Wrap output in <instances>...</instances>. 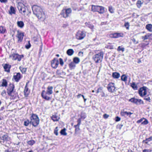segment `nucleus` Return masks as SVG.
Masks as SVG:
<instances>
[{"instance_id":"30","label":"nucleus","mask_w":152,"mask_h":152,"mask_svg":"<svg viewBox=\"0 0 152 152\" xmlns=\"http://www.w3.org/2000/svg\"><path fill=\"white\" fill-rule=\"evenodd\" d=\"M6 31L5 28L3 26H0V33L4 34Z\"/></svg>"},{"instance_id":"18","label":"nucleus","mask_w":152,"mask_h":152,"mask_svg":"<svg viewBox=\"0 0 152 152\" xmlns=\"http://www.w3.org/2000/svg\"><path fill=\"white\" fill-rule=\"evenodd\" d=\"M124 34L122 33H115L111 34V37L114 38H118L121 37H123Z\"/></svg>"},{"instance_id":"32","label":"nucleus","mask_w":152,"mask_h":152,"mask_svg":"<svg viewBox=\"0 0 152 152\" xmlns=\"http://www.w3.org/2000/svg\"><path fill=\"white\" fill-rule=\"evenodd\" d=\"M80 61L79 58L77 57H75L73 59V62H74L75 64H78Z\"/></svg>"},{"instance_id":"45","label":"nucleus","mask_w":152,"mask_h":152,"mask_svg":"<svg viewBox=\"0 0 152 152\" xmlns=\"http://www.w3.org/2000/svg\"><path fill=\"white\" fill-rule=\"evenodd\" d=\"M109 11L111 13H113L114 12L113 8L111 6H110L109 7Z\"/></svg>"},{"instance_id":"25","label":"nucleus","mask_w":152,"mask_h":152,"mask_svg":"<svg viewBox=\"0 0 152 152\" xmlns=\"http://www.w3.org/2000/svg\"><path fill=\"white\" fill-rule=\"evenodd\" d=\"M112 76L115 78L118 79L120 77V74L119 73L114 72L112 73Z\"/></svg>"},{"instance_id":"28","label":"nucleus","mask_w":152,"mask_h":152,"mask_svg":"<svg viewBox=\"0 0 152 152\" xmlns=\"http://www.w3.org/2000/svg\"><path fill=\"white\" fill-rule=\"evenodd\" d=\"M135 104L137 105L140 104H143V102L141 99H136Z\"/></svg>"},{"instance_id":"62","label":"nucleus","mask_w":152,"mask_h":152,"mask_svg":"<svg viewBox=\"0 0 152 152\" xmlns=\"http://www.w3.org/2000/svg\"><path fill=\"white\" fill-rule=\"evenodd\" d=\"M102 97H105V94H104V92H102Z\"/></svg>"},{"instance_id":"41","label":"nucleus","mask_w":152,"mask_h":152,"mask_svg":"<svg viewBox=\"0 0 152 152\" xmlns=\"http://www.w3.org/2000/svg\"><path fill=\"white\" fill-rule=\"evenodd\" d=\"M142 4V3H141V1L140 0H138L137 1V3H136V5L137 6V7L140 8L141 5V4Z\"/></svg>"},{"instance_id":"14","label":"nucleus","mask_w":152,"mask_h":152,"mask_svg":"<svg viewBox=\"0 0 152 152\" xmlns=\"http://www.w3.org/2000/svg\"><path fill=\"white\" fill-rule=\"evenodd\" d=\"M58 60L55 58H54L51 62V66L53 68H56L58 67Z\"/></svg>"},{"instance_id":"38","label":"nucleus","mask_w":152,"mask_h":152,"mask_svg":"<svg viewBox=\"0 0 152 152\" xmlns=\"http://www.w3.org/2000/svg\"><path fill=\"white\" fill-rule=\"evenodd\" d=\"M75 132L76 133L80 129L79 128V124L78 123V124L77 125H75Z\"/></svg>"},{"instance_id":"43","label":"nucleus","mask_w":152,"mask_h":152,"mask_svg":"<svg viewBox=\"0 0 152 152\" xmlns=\"http://www.w3.org/2000/svg\"><path fill=\"white\" fill-rule=\"evenodd\" d=\"M29 123H30V121L28 120L25 121L24 122V125L26 126H28Z\"/></svg>"},{"instance_id":"5","label":"nucleus","mask_w":152,"mask_h":152,"mask_svg":"<svg viewBox=\"0 0 152 152\" xmlns=\"http://www.w3.org/2000/svg\"><path fill=\"white\" fill-rule=\"evenodd\" d=\"M91 10L94 12H97L99 14H103L105 12L104 8L102 6L92 5Z\"/></svg>"},{"instance_id":"35","label":"nucleus","mask_w":152,"mask_h":152,"mask_svg":"<svg viewBox=\"0 0 152 152\" xmlns=\"http://www.w3.org/2000/svg\"><path fill=\"white\" fill-rule=\"evenodd\" d=\"M35 142V141L33 140H29L27 142L28 144L31 146Z\"/></svg>"},{"instance_id":"57","label":"nucleus","mask_w":152,"mask_h":152,"mask_svg":"<svg viewBox=\"0 0 152 152\" xmlns=\"http://www.w3.org/2000/svg\"><path fill=\"white\" fill-rule=\"evenodd\" d=\"M31 47V45L30 43L29 42H28V45H26V48L27 49Z\"/></svg>"},{"instance_id":"36","label":"nucleus","mask_w":152,"mask_h":152,"mask_svg":"<svg viewBox=\"0 0 152 152\" xmlns=\"http://www.w3.org/2000/svg\"><path fill=\"white\" fill-rule=\"evenodd\" d=\"M131 87L135 90H137V87L136 84L134 83H133L131 85Z\"/></svg>"},{"instance_id":"63","label":"nucleus","mask_w":152,"mask_h":152,"mask_svg":"<svg viewBox=\"0 0 152 152\" xmlns=\"http://www.w3.org/2000/svg\"><path fill=\"white\" fill-rule=\"evenodd\" d=\"M4 109V106H3L1 107L0 110H3Z\"/></svg>"},{"instance_id":"42","label":"nucleus","mask_w":152,"mask_h":152,"mask_svg":"<svg viewBox=\"0 0 152 152\" xmlns=\"http://www.w3.org/2000/svg\"><path fill=\"white\" fill-rule=\"evenodd\" d=\"M144 120V121L142 122L141 124L143 125H146L148 124V122L147 120L145 118Z\"/></svg>"},{"instance_id":"46","label":"nucleus","mask_w":152,"mask_h":152,"mask_svg":"<svg viewBox=\"0 0 152 152\" xmlns=\"http://www.w3.org/2000/svg\"><path fill=\"white\" fill-rule=\"evenodd\" d=\"M124 26L127 29H129V23L128 22L124 24Z\"/></svg>"},{"instance_id":"52","label":"nucleus","mask_w":152,"mask_h":152,"mask_svg":"<svg viewBox=\"0 0 152 152\" xmlns=\"http://www.w3.org/2000/svg\"><path fill=\"white\" fill-rule=\"evenodd\" d=\"M144 118H141L140 119V120H138L137 121V123H140L141 122H142V121L143 120H144Z\"/></svg>"},{"instance_id":"47","label":"nucleus","mask_w":152,"mask_h":152,"mask_svg":"<svg viewBox=\"0 0 152 152\" xmlns=\"http://www.w3.org/2000/svg\"><path fill=\"white\" fill-rule=\"evenodd\" d=\"M58 127H56L54 130V133L57 136L58 135Z\"/></svg>"},{"instance_id":"40","label":"nucleus","mask_w":152,"mask_h":152,"mask_svg":"<svg viewBox=\"0 0 152 152\" xmlns=\"http://www.w3.org/2000/svg\"><path fill=\"white\" fill-rule=\"evenodd\" d=\"M117 50L118 51H121L122 52H124L125 50V48L122 46H119Z\"/></svg>"},{"instance_id":"19","label":"nucleus","mask_w":152,"mask_h":152,"mask_svg":"<svg viewBox=\"0 0 152 152\" xmlns=\"http://www.w3.org/2000/svg\"><path fill=\"white\" fill-rule=\"evenodd\" d=\"M2 66L5 72H10V69L11 67V65L7 64H3Z\"/></svg>"},{"instance_id":"37","label":"nucleus","mask_w":152,"mask_h":152,"mask_svg":"<svg viewBox=\"0 0 152 152\" xmlns=\"http://www.w3.org/2000/svg\"><path fill=\"white\" fill-rule=\"evenodd\" d=\"M19 68L23 73H25L26 71V68H23L22 67L20 66Z\"/></svg>"},{"instance_id":"26","label":"nucleus","mask_w":152,"mask_h":152,"mask_svg":"<svg viewBox=\"0 0 152 152\" xmlns=\"http://www.w3.org/2000/svg\"><path fill=\"white\" fill-rule=\"evenodd\" d=\"M69 66L70 69L71 70L74 69L76 66L75 64L73 61L71 62L69 64Z\"/></svg>"},{"instance_id":"9","label":"nucleus","mask_w":152,"mask_h":152,"mask_svg":"<svg viewBox=\"0 0 152 152\" xmlns=\"http://www.w3.org/2000/svg\"><path fill=\"white\" fill-rule=\"evenodd\" d=\"M23 55H19L17 53H13L10 56V57L13 60H17L18 61H20L21 58H23Z\"/></svg>"},{"instance_id":"8","label":"nucleus","mask_w":152,"mask_h":152,"mask_svg":"<svg viewBox=\"0 0 152 152\" xmlns=\"http://www.w3.org/2000/svg\"><path fill=\"white\" fill-rule=\"evenodd\" d=\"M32 8L34 14L35 15H38L39 13L43 11L42 10L40 7L36 5L33 6Z\"/></svg>"},{"instance_id":"10","label":"nucleus","mask_w":152,"mask_h":152,"mask_svg":"<svg viewBox=\"0 0 152 152\" xmlns=\"http://www.w3.org/2000/svg\"><path fill=\"white\" fill-rule=\"evenodd\" d=\"M108 91L109 92L112 93L116 91V87L115 84L113 83H110L108 84L107 87Z\"/></svg>"},{"instance_id":"16","label":"nucleus","mask_w":152,"mask_h":152,"mask_svg":"<svg viewBox=\"0 0 152 152\" xmlns=\"http://www.w3.org/2000/svg\"><path fill=\"white\" fill-rule=\"evenodd\" d=\"M1 138V140H3V142L9 141L11 140L10 137L7 134L3 135Z\"/></svg>"},{"instance_id":"58","label":"nucleus","mask_w":152,"mask_h":152,"mask_svg":"<svg viewBox=\"0 0 152 152\" xmlns=\"http://www.w3.org/2000/svg\"><path fill=\"white\" fill-rule=\"evenodd\" d=\"M121 120V118H120L118 117V116H117L116 117L115 121L117 122L118 121H120Z\"/></svg>"},{"instance_id":"4","label":"nucleus","mask_w":152,"mask_h":152,"mask_svg":"<svg viewBox=\"0 0 152 152\" xmlns=\"http://www.w3.org/2000/svg\"><path fill=\"white\" fill-rule=\"evenodd\" d=\"M17 7L20 13L24 15H28L27 14V11H28L27 7L22 2L18 3Z\"/></svg>"},{"instance_id":"3","label":"nucleus","mask_w":152,"mask_h":152,"mask_svg":"<svg viewBox=\"0 0 152 152\" xmlns=\"http://www.w3.org/2000/svg\"><path fill=\"white\" fill-rule=\"evenodd\" d=\"M39 119L36 114L32 113L30 117V123L34 127L37 126L39 123Z\"/></svg>"},{"instance_id":"53","label":"nucleus","mask_w":152,"mask_h":152,"mask_svg":"<svg viewBox=\"0 0 152 152\" xmlns=\"http://www.w3.org/2000/svg\"><path fill=\"white\" fill-rule=\"evenodd\" d=\"M109 117V115L106 114H105L103 115V118H104L106 119Z\"/></svg>"},{"instance_id":"24","label":"nucleus","mask_w":152,"mask_h":152,"mask_svg":"<svg viewBox=\"0 0 152 152\" xmlns=\"http://www.w3.org/2000/svg\"><path fill=\"white\" fill-rule=\"evenodd\" d=\"M17 25L19 27L22 28L24 27V24L23 21H17Z\"/></svg>"},{"instance_id":"23","label":"nucleus","mask_w":152,"mask_h":152,"mask_svg":"<svg viewBox=\"0 0 152 152\" xmlns=\"http://www.w3.org/2000/svg\"><path fill=\"white\" fill-rule=\"evenodd\" d=\"M51 118L53 121H58L60 117L57 115L55 114L51 117Z\"/></svg>"},{"instance_id":"13","label":"nucleus","mask_w":152,"mask_h":152,"mask_svg":"<svg viewBox=\"0 0 152 152\" xmlns=\"http://www.w3.org/2000/svg\"><path fill=\"white\" fill-rule=\"evenodd\" d=\"M36 15L39 19L42 21H44L46 18L45 15L43 11Z\"/></svg>"},{"instance_id":"48","label":"nucleus","mask_w":152,"mask_h":152,"mask_svg":"<svg viewBox=\"0 0 152 152\" xmlns=\"http://www.w3.org/2000/svg\"><path fill=\"white\" fill-rule=\"evenodd\" d=\"M135 100H136L135 98H132L131 99H129V101L131 102H132L135 103Z\"/></svg>"},{"instance_id":"64","label":"nucleus","mask_w":152,"mask_h":152,"mask_svg":"<svg viewBox=\"0 0 152 152\" xmlns=\"http://www.w3.org/2000/svg\"><path fill=\"white\" fill-rule=\"evenodd\" d=\"M127 152H133L131 150H128Z\"/></svg>"},{"instance_id":"12","label":"nucleus","mask_w":152,"mask_h":152,"mask_svg":"<svg viewBox=\"0 0 152 152\" xmlns=\"http://www.w3.org/2000/svg\"><path fill=\"white\" fill-rule=\"evenodd\" d=\"M85 34L84 32L81 31H79L76 35V38L78 39H82L85 37Z\"/></svg>"},{"instance_id":"27","label":"nucleus","mask_w":152,"mask_h":152,"mask_svg":"<svg viewBox=\"0 0 152 152\" xmlns=\"http://www.w3.org/2000/svg\"><path fill=\"white\" fill-rule=\"evenodd\" d=\"M146 28L149 31L152 32V25L151 24H147L146 26Z\"/></svg>"},{"instance_id":"44","label":"nucleus","mask_w":152,"mask_h":152,"mask_svg":"<svg viewBox=\"0 0 152 152\" xmlns=\"http://www.w3.org/2000/svg\"><path fill=\"white\" fill-rule=\"evenodd\" d=\"M103 88L102 87H99V88L97 90L96 93L97 94L99 92H101Z\"/></svg>"},{"instance_id":"50","label":"nucleus","mask_w":152,"mask_h":152,"mask_svg":"<svg viewBox=\"0 0 152 152\" xmlns=\"http://www.w3.org/2000/svg\"><path fill=\"white\" fill-rule=\"evenodd\" d=\"M60 63V64L61 65L63 66L64 64V62L63 59L61 58H59Z\"/></svg>"},{"instance_id":"7","label":"nucleus","mask_w":152,"mask_h":152,"mask_svg":"<svg viewBox=\"0 0 152 152\" xmlns=\"http://www.w3.org/2000/svg\"><path fill=\"white\" fill-rule=\"evenodd\" d=\"M24 36V33L19 30L17 31V33L16 35V37L18 39V43H20L22 41Z\"/></svg>"},{"instance_id":"39","label":"nucleus","mask_w":152,"mask_h":152,"mask_svg":"<svg viewBox=\"0 0 152 152\" xmlns=\"http://www.w3.org/2000/svg\"><path fill=\"white\" fill-rule=\"evenodd\" d=\"M65 130V129H64L61 130L60 133L61 135H67V133L66 132Z\"/></svg>"},{"instance_id":"20","label":"nucleus","mask_w":152,"mask_h":152,"mask_svg":"<svg viewBox=\"0 0 152 152\" xmlns=\"http://www.w3.org/2000/svg\"><path fill=\"white\" fill-rule=\"evenodd\" d=\"M133 114L130 112H127L124 111H121V114L122 116L126 117L128 115H130Z\"/></svg>"},{"instance_id":"60","label":"nucleus","mask_w":152,"mask_h":152,"mask_svg":"<svg viewBox=\"0 0 152 152\" xmlns=\"http://www.w3.org/2000/svg\"><path fill=\"white\" fill-rule=\"evenodd\" d=\"M83 53L82 52H79V53L78 55L79 56H83Z\"/></svg>"},{"instance_id":"6","label":"nucleus","mask_w":152,"mask_h":152,"mask_svg":"<svg viewBox=\"0 0 152 152\" xmlns=\"http://www.w3.org/2000/svg\"><path fill=\"white\" fill-rule=\"evenodd\" d=\"M103 53L100 52L99 53L94 55L93 57V59L96 63H99L102 62L103 57Z\"/></svg>"},{"instance_id":"61","label":"nucleus","mask_w":152,"mask_h":152,"mask_svg":"<svg viewBox=\"0 0 152 152\" xmlns=\"http://www.w3.org/2000/svg\"><path fill=\"white\" fill-rule=\"evenodd\" d=\"M7 0H0L1 2L5 3L7 1Z\"/></svg>"},{"instance_id":"33","label":"nucleus","mask_w":152,"mask_h":152,"mask_svg":"<svg viewBox=\"0 0 152 152\" xmlns=\"http://www.w3.org/2000/svg\"><path fill=\"white\" fill-rule=\"evenodd\" d=\"M121 79L122 81L126 82L127 81V77L125 75H123L121 76Z\"/></svg>"},{"instance_id":"49","label":"nucleus","mask_w":152,"mask_h":152,"mask_svg":"<svg viewBox=\"0 0 152 152\" xmlns=\"http://www.w3.org/2000/svg\"><path fill=\"white\" fill-rule=\"evenodd\" d=\"M148 36H147V35H146L144 36H142V39L144 40H145V39H147L148 38Z\"/></svg>"},{"instance_id":"11","label":"nucleus","mask_w":152,"mask_h":152,"mask_svg":"<svg viewBox=\"0 0 152 152\" xmlns=\"http://www.w3.org/2000/svg\"><path fill=\"white\" fill-rule=\"evenodd\" d=\"M72 10L71 8H69L66 9H63L61 12V15H63L64 18H66L68 17L69 15L71 13Z\"/></svg>"},{"instance_id":"59","label":"nucleus","mask_w":152,"mask_h":152,"mask_svg":"<svg viewBox=\"0 0 152 152\" xmlns=\"http://www.w3.org/2000/svg\"><path fill=\"white\" fill-rule=\"evenodd\" d=\"M144 99L145 100H146L148 101L149 102H150L151 99L149 97L145 98H144Z\"/></svg>"},{"instance_id":"34","label":"nucleus","mask_w":152,"mask_h":152,"mask_svg":"<svg viewBox=\"0 0 152 152\" xmlns=\"http://www.w3.org/2000/svg\"><path fill=\"white\" fill-rule=\"evenodd\" d=\"M10 14H15V11L14 8L12 6H11L10 11Z\"/></svg>"},{"instance_id":"31","label":"nucleus","mask_w":152,"mask_h":152,"mask_svg":"<svg viewBox=\"0 0 152 152\" xmlns=\"http://www.w3.org/2000/svg\"><path fill=\"white\" fill-rule=\"evenodd\" d=\"M152 140V137H151L149 138L146 139L145 140H143L142 141L143 142H145L146 144H147L148 142L151 141Z\"/></svg>"},{"instance_id":"55","label":"nucleus","mask_w":152,"mask_h":152,"mask_svg":"<svg viewBox=\"0 0 152 152\" xmlns=\"http://www.w3.org/2000/svg\"><path fill=\"white\" fill-rule=\"evenodd\" d=\"M151 150L149 149H144L143 150L142 152H151Z\"/></svg>"},{"instance_id":"15","label":"nucleus","mask_w":152,"mask_h":152,"mask_svg":"<svg viewBox=\"0 0 152 152\" xmlns=\"http://www.w3.org/2000/svg\"><path fill=\"white\" fill-rule=\"evenodd\" d=\"M139 94L141 96H143L146 94L147 91L144 87L140 88L139 90Z\"/></svg>"},{"instance_id":"29","label":"nucleus","mask_w":152,"mask_h":152,"mask_svg":"<svg viewBox=\"0 0 152 152\" xmlns=\"http://www.w3.org/2000/svg\"><path fill=\"white\" fill-rule=\"evenodd\" d=\"M74 53V50L72 49H69L66 52L67 53L69 56H72L73 54Z\"/></svg>"},{"instance_id":"1","label":"nucleus","mask_w":152,"mask_h":152,"mask_svg":"<svg viewBox=\"0 0 152 152\" xmlns=\"http://www.w3.org/2000/svg\"><path fill=\"white\" fill-rule=\"evenodd\" d=\"M53 87L52 86H49L47 88L46 91L43 90L42 93V96L43 98L46 100H48L50 99L49 96L52 94L53 93L52 89Z\"/></svg>"},{"instance_id":"51","label":"nucleus","mask_w":152,"mask_h":152,"mask_svg":"<svg viewBox=\"0 0 152 152\" xmlns=\"http://www.w3.org/2000/svg\"><path fill=\"white\" fill-rule=\"evenodd\" d=\"M87 26H88L89 28H91L92 29L94 27L93 25L91 24H88L87 25Z\"/></svg>"},{"instance_id":"2","label":"nucleus","mask_w":152,"mask_h":152,"mask_svg":"<svg viewBox=\"0 0 152 152\" xmlns=\"http://www.w3.org/2000/svg\"><path fill=\"white\" fill-rule=\"evenodd\" d=\"M15 86L13 83H10L7 88V93L9 96H10L12 99H15L16 96L14 95L15 91Z\"/></svg>"},{"instance_id":"54","label":"nucleus","mask_w":152,"mask_h":152,"mask_svg":"<svg viewBox=\"0 0 152 152\" xmlns=\"http://www.w3.org/2000/svg\"><path fill=\"white\" fill-rule=\"evenodd\" d=\"M81 96H82L83 98L84 102H85L86 101V99L85 98V97L83 95H82L81 94L78 95H77V97L78 98H80Z\"/></svg>"},{"instance_id":"56","label":"nucleus","mask_w":152,"mask_h":152,"mask_svg":"<svg viewBox=\"0 0 152 152\" xmlns=\"http://www.w3.org/2000/svg\"><path fill=\"white\" fill-rule=\"evenodd\" d=\"M6 91L5 90L2 91L1 93V94L2 96H4L6 95Z\"/></svg>"},{"instance_id":"21","label":"nucleus","mask_w":152,"mask_h":152,"mask_svg":"<svg viewBox=\"0 0 152 152\" xmlns=\"http://www.w3.org/2000/svg\"><path fill=\"white\" fill-rule=\"evenodd\" d=\"M27 85L28 83H26L25 86L24 91V94L25 96L26 97H27L30 93V91L28 90V89L27 87Z\"/></svg>"},{"instance_id":"22","label":"nucleus","mask_w":152,"mask_h":152,"mask_svg":"<svg viewBox=\"0 0 152 152\" xmlns=\"http://www.w3.org/2000/svg\"><path fill=\"white\" fill-rule=\"evenodd\" d=\"M7 84L8 83L7 80L6 79H3L1 86L3 87H7Z\"/></svg>"},{"instance_id":"17","label":"nucleus","mask_w":152,"mask_h":152,"mask_svg":"<svg viewBox=\"0 0 152 152\" xmlns=\"http://www.w3.org/2000/svg\"><path fill=\"white\" fill-rule=\"evenodd\" d=\"M13 78L15 81L18 82L21 78L20 74V73H15L13 76Z\"/></svg>"}]
</instances>
